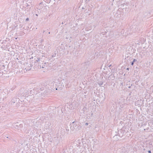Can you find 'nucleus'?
Here are the masks:
<instances>
[{"label":"nucleus","mask_w":153,"mask_h":153,"mask_svg":"<svg viewBox=\"0 0 153 153\" xmlns=\"http://www.w3.org/2000/svg\"><path fill=\"white\" fill-rule=\"evenodd\" d=\"M81 128L80 126L78 125L75 123L74 122H73L71 124V126L70 128L71 130L74 131H78Z\"/></svg>","instance_id":"obj_1"},{"label":"nucleus","mask_w":153,"mask_h":153,"mask_svg":"<svg viewBox=\"0 0 153 153\" xmlns=\"http://www.w3.org/2000/svg\"><path fill=\"white\" fill-rule=\"evenodd\" d=\"M36 62H39V68H41L42 67V68H47V66L48 65H49V63L48 62L45 63V62L44 64H43V63L42 62V61H41V62H42L41 63V62H40V60L39 58H37V59L36 60Z\"/></svg>","instance_id":"obj_2"},{"label":"nucleus","mask_w":153,"mask_h":153,"mask_svg":"<svg viewBox=\"0 0 153 153\" xmlns=\"http://www.w3.org/2000/svg\"><path fill=\"white\" fill-rule=\"evenodd\" d=\"M121 12L119 9L117 11L116 13H115L114 16L116 17L120 18L121 16Z\"/></svg>","instance_id":"obj_3"},{"label":"nucleus","mask_w":153,"mask_h":153,"mask_svg":"<svg viewBox=\"0 0 153 153\" xmlns=\"http://www.w3.org/2000/svg\"><path fill=\"white\" fill-rule=\"evenodd\" d=\"M19 125H16L14 126L15 128L18 129H19Z\"/></svg>","instance_id":"obj_4"},{"label":"nucleus","mask_w":153,"mask_h":153,"mask_svg":"<svg viewBox=\"0 0 153 153\" xmlns=\"http://www.w3.org/2000/svg\"><path fill=\"white\" fill-rule=\"evenodd\" d=\"M57 52H58V51H57V50L56 51H55L54 52V54L52 56L53 57L55 56L56 54L57 53Z\"/></svg>","instance_id":"obj_5"},{"label":"nucleus","mask_w":153,"mask_h":153,"mask_svg":"<svg viewBox=\"0 0 153 153\" xmlns=\"http://www.w3.org/2000/svg\"><path fill=\"white\" fill-rule=\"evenodd\" d=\"M48 50L49 51L50 50H51V46L49 44L48 45Z\"/></svg>","instance_id":"obj_6"},{"label":"nucleus","mask_w":153,"mask_h":153,"mask_svg":"<svg viewBox=\"0 0 153 153\" xmlns=\"http://www.w3.org/2000/svg\"><path fill=\"white\" fill-rule=\"evenodd\" d=\"M19 128H21L23 127V125L21 124L19 125Z\"/></svg>","instance_id":"obj_7"},{"label":"nucleus","mask_w":153,"mask_h":153,"mask_svg":"<svg viewBox=\"0 0 153 153\" xmlns=\"http://www.w3.org/2000/svg\"><path fill=\"white\" fill-rule=\"evenodd\" d=\"M11 102L13 103H15V98H13L11 100Z\"/></svg>","instance_id":"obj_8"},{"label":"nucleus","mask_w":153,"mask_h":153,"mask_svg":"<svg viewBox=\"0 0 153 153\" xmlns=\"http://www.w3.org/2000/svg\"><path fill=\"white\" fill-rule=\"evenodd\" d=\"M0 67H1V68H4V66L3 65H0Z\"/></svg>","instance_id":"obj_9"},{"label":"nucleus","mask_w":153,"mask_h":153,"mask_svg":"<svg viewBox=\"0 0 153 153\" xmlns=\"http://www.w3.org/2000/svg\"><path fill=\"white\" fill-rule=\"evenodd\" d=\"M137 61V59H134L133 60V62H136Z\"/></svg>","instance_id":"obj_10"},{"label":"nucleus","mask_w":153,"mask_h":153,"mask_svg":"<svg viewBox=\"0 0 153 153\" xmlns=\"http://www.w3.org/2000/svg\"><path fill=\"white\" fill-rule=\"evenodd\" d=\"M11 124V123H10V124H8V126H7L8 127H9V126Z\"/></svg>","instance_id":"obj_11"},{"label":"nucleus","mask_w":153,"mask_h":153,"mask_svg":"<svg viewBox=\"0 0 153 153\" xmlns=\"http://www.w3.org/2000/svg\"><path fill=\"white\" fill-rule=\"evenodd\" d=\"M134 62L133 61L132 62H131V65H134Z\"/></svg>","instance_id":"obj_12"},{"label":"nucleus","mask_w":153,"mask_h":153,"mask_svg":"<svg viewBox=\"0 0 153 153\" xmlns=\"http://www.w3.org/2000/svg\"><path fill=\"white\" fill-rule=\"evenodd\" d=\"M29 20V18H27L26 19V21H28Z\"/></svg>","instance_id":"obj_13"},{"label":"nucleus","mask_w":153,"mask_h":153,"mask_svg":"<svg viewBox=\"0 0 153 153\" xmlns=\"http://www.w3.org/2000/svg\"><path fill=\"white\" fill-rule=\"evenodd\" d=\"M148 153H151V151L150 150H149L148 151Z\"/></svg>","instance_id":"obj_14"},{"label":"nucleus","mask_w":153,"mask_h":153,"mask_svg":"<svg viewBox=\"0 0 153 153\" xmlns=\"http://www.w3.org/2000/svg\"><path fill=\"white\" fill-rule=\"evenodd\" d=\"M30 1V2H30V3L32 2V1H31V0H28V1Z\"/></svg>","instance_id":"obj_15"},{"label":"nucleus","mask_w":153,"mask_h":153,"mask_svg":"<svg viewBox=\"0 0 153 153\" xmlns=\"http://www.w3.org/2000/svg\"><path fill=\"white\" fill-rule=\"evenodd\" d=\"M88 125V123H85V125L86 126H87V125Z\"/></svg>","instance_id":"obj_16"},{"label":"nucleus","mask_w":153,"mask_h":153,"mask_svg":"<svg viewBox=\"0 0 153 153\" xmlns=\"http://www.w3.org/2000/svg\"><path fill=\"white\" fill-rule=\"evenodd\" d=\"M27 6H30V5H29V4H28L27 3Z\"/></svg>","instance_id":"obj_17"},{"label":"nucleus","mask_w":153,"mask_h":153,"mask_svg":"<svg viewBox=\"0 0 153 153\" xmlns=\"http://www.w3.org/2000/svg\"><path fill=\"white\" fill-rule=\"evenodd\" d=\"M45 30H44V31H43V33H44L45 32Z\"/></svg>","instance_id":"obj_18"},{"label":"nucleus","mask_w":153,"mask_h":153,"mask_svg":"<svg viewBox=\"0 0 153 153\" xmlns=\"http://www.w3.org/2000/svg\"><path fill=\"white\" fill-rule=\"evenodd\" d=\"M64 24L63 22H62V24Z\"/></svg>","instance_id":"obj_19"},{"label":"nucleus","mask_w":153,"mask_h":153,"mask_svg":"<svg viewBox=\"0 0 153 153\" xmlns=\"http://www.w3.org/2000/svg\"><path fill=\"white\" fill-rule=\"evenodd\" d=\"M127 70H129V68H127Z\"/></svg>","instance_id":"obj_20"},{"label":"nucleus","mask_w":153,"mask_h":153,"mask_svg":"<svg viewBox=\"0 0 153 153\" xmlns=\"http://www.w3.org/2000/svg\"><path fill=\"white\" fill-rule=\"evenodd\" d=\"M36 15L37 16H38V15H37V14H36Z\"/></svg>","instance_id":"obj_21"},{"label":"nucleus","mask_w":153,"mask_h":153,"mask_svg":"<svg viewBox=\"0 0 153 153\" xmlns=\"http://www.w3.org/2000/svg\"><path fill=\"white\" fill-rule=\"evenodd\" d=\"M67 130H68V131H69V130L68 129H67Z\"/></svg>","instance_id":"obj_22"},{"label":"nucleus","mask_w":153,"mask_h":153,"mask_svg":"<svg viewBox=\"0 0 153 153\" xmlns=\"http://www.w3.org/2000/svg\"><path fill=\"white\" fill-rule=\"evenodd\" d=\"M67 130H68V131H69V130L68 129H67Z\"/></svg>","instance_id":"obj_23"},{"label":"nucleus","mask_w":153,"mask_h":153,"mask_svg":"<svg viewBox=\"0 0 153 153\" xmlns=\"http://www.w3.org/2000/svg\"><path fill=\"white\" fill-rule=\"evenodd\" d=\"M49 33V34H50V32H49V33Z\"/></svg>","instance_id":"obj_24"},{"label":"nucleus","mask_w":153,"mask_h":153,"mask_svg":"<svg viewBox=\"0 0 153 153\" xmlns=\"http://www.w3.org/2000/svg\"><path fill=\"white\" fill-rule=\"evenodd\" d=\"M56 90H57V88H56Z\"/></svg>","instance_id":"obj_25"},{"label":"nucleus","mask_w":153,"mask_h":153,"mask_svg":"<svg viewBox=\"0 0 153 153\" xmlns=\"http://www.w3.org/2000/svg\"><path fill=\"white\" fill-rule=\"evenodd\" d=\"M23 1H24V0H23Z\"/></svg>","instance_id":"obj_26"},{"label":"nucleus","mask_w":153,"mask_h":153,"mask_svg":"<svg viewBox=\"0 0 153 153\" xmlns=\"http://www.w3.org/2000/svg\"><path fill=\"white\" fill-rule=\"evenodd\" d=\"M54 1V0H53Z\"/></svg>","instance_id":"obj_27"}]
</instances>
